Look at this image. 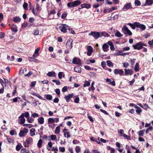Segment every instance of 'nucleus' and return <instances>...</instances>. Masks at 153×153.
<instances>
[{
  "label": "nucleus",
  "mask_w": 153,
  "mask_h": 153,
  "mask_svg": "<svg viewBox=\"0 0 153 153\" xmlns=\"http://www.w3.org/2000/svg\"><path fill=\"white\" fill-rule=\"evenodd\" d=\"M81 3V2L80 1L77 0L68 3L67 4V6L68 8H71L80 5Z\"/></svg>",
  "instance_id": "1"
},
{
  "label": "nucleus",
  "mask_w": 153,
  "mask_h": 153,
  "mask_svg": "<svg viewBox=\"0 0 153 153\" xmlns=\"http://www.w3.org/2000/svg\"><path fill=\"white\" fill-rule=\"evenodd\" d=\"M61 32L65 33L67 32V30H70V27L66 24H62L59 27Z\"/></svg>",
  "instance_id": "2"
},
{
  "label": "nucleus",
  "mask_w": 153,
  "mask_h": 153,
  "mask_svg": "<svg viewBox=\"0 0 153 153\" xmlns=\"http://www.w3.org/2000/svg\"><path fill=\"white\" fill-rule=\"evenodd\" d=\"M89 36H92L95 39H97L99 37H101L100 32L95 31H91L89 34Z\"/></svg>",
  "instance_id": "3"
},
{
  "label": "nucleus",
  "mask_w": 153,
  "mask_h": 153,
  "mask_svg": "<svg viewBox=\"0 0 153 153\" xmlns=\"http://www.w3.org/2000/svg\"><path fill=\"white\" fill-rule=\"evenodd\" d=\"M33 141V139L30 137L28 138L24 142L23 145L25 147H29V144H30Z\"/></svg>",
  "instance_id": "4"
},
{
  "label": "nucleus",
  "mask_w": 153,
  "mask_h": 153,
  "mask_svg": "<svg viewBox=\"0 0 153 153\" xmlns=\"http://www.w3.org/2000/svg\"><path fill=\"white\" fill-rule=\"evenodd\" d=\"M72 63L74 64L78 65H81L82 63L81 60L79 58L77 57H75L73 58Z\"/></svg>",
  "instance_id": "5"
},
{
  "label": "nucleus",
  "mask_w": 153,
  "mask_h": 153,
  "mask_svg": "<svg viewBox=\"0 0 153 153\" xmlns=\"http://www.w3.org/2000/svg\"><path fill=\"white\" fill-rule=\"evenodd\" d=\"M141 42H139L135 45H133L132 47L134 49L139 50L142 49L143 48V47L142 46Z\"/></svg>",
  "instance_id": "6"
},
{
  "label": "nucleus",
  "mask_w": 153,
  "mask_h": 153,
  "mask_svg": "<svg viewBox=\"0 0 153 153\" xmlns=\"http://www.w3.org/2000/svg\"><path fill=\"white\" fill-rule=\"evenodd\" d=\"M73 42L72 39H68L66 43V47L70 49H71L73 47L72 43Z\"/></svg>",
  "instance_id": "7"
},
{
  "label": "nucleus",
  "mask_w": 153,
  "mask_h": 153,
  "mask_svg": "<svg viewBox=\"0 0 153 153\" xmlns=\"http://www.w3.org/2000/svg\"><path fill=\"white\" fill-rule=\"evenodd\" d=\"M114 72L115 75L119 74L121 76L123 75L124 74L123 71L122 69H115L114 70Z\"/></svg>",
  "instance_id": "8"
},
{
  "label": "nucleus",
  "mask_w": 153,
  "mask_h": 153,
  "mask_svg": "<svg viewBox=\"0 0 153 153\" xmlns=\"http://www.w3.org/2000/svg\"><path fill=\"white\" fill-rule=\"evenodd\" d=\"M19 118L20 119V122L19 123L22 125L24 124L25 121V119L24 117V113H22L21 115L19 117Z\"/></svg>",
  "instance_id": "9"
},
{
  "label": "nucleus",
  "mask_w": 153,
  "mask_h": 153,
  "mask_svg": "<svg viewBox=\"0 0 153 153\" xmlns=\"http://www.w3.org/2000/svg\"><path fill=\"white\" fill-rule=\"evenodd\" d=\"M88 51L87 52V55L88 56H90L91 55L93 52V49L90 46H88L87 47Z\"/></svg>",
  "instance_id": "10"
},
{
  "label": "nucleus",
  "mask_w": 153,
  "mask_h": 153,
  "mask_svg": "<svg viewBox=\"0 0 153 153\" xmlns=\"http://www.w3.org/2000/svg\"><path fill=\"white\" fill-rule=\"evenodd\" d=\"M128 25L131 27L134 30L135 29L136 27H139V24L138 23V22H135L134 23V24L131 23H129L128 24Z\"/></svg>",
  "instance_id": "11"
},
{
  "label": "nucleus",
  "mask_w": 153,
  "mask_h": 153,
  "mask_svg": "<svg viewBox=\"0 0 153 153\" xmlns=\"http://www.w3.org/2000/svg\"><path fill=\"white\" fill-rule=\"evenodd\" d=\"M74 96V94H70L69 95L65 96L64 97L67 102H68L70 101V99L72 98Z\"/></svg>",
  "instance_id": "12"
},
{
  "label": "nucleus",
  "mask_w": 153,
  "mask_h": 153,
  "mask_svg": "<svg viewBox=\"0 0 153 153\" xmlns=\"http://www.w3.org/2000/svg\"><path fill=\"white\" fill-rule=\"evenodd\" d=\"M123 29L127 33L128 35L131 36L132 35V33L131 31L128 29V28L126 25L123 26Z\"/></svg>",
  "instance_id": "13"
},
{
  "label": "nucleus",
  "mask_w": 153,
  "mask_h": 153,
  "mask_svg": "<svg viewBox=\"0 0 153 153\" xmlns=\"http://www.w3.org/2000/svg\"><path fill=\"white\" fill-rule=\"evenodd\" d=\"M124 70L125 74L126 75H127L128 74L132 75L133 73V71L131 69H128L127 70L126 69H125Z\"/></svg>",
  "instance_id": "14"
},
{
  "label": "nucleus",
  "mask_w": 153,
  "mask_h": 153,
  "mask_svg": "<svg viewBox=\"0 0 153 153\" xmlns=\"http://www.w3.org/2000/svg\"><path fill=\"white\" fill-rule=\"evenodd\" d=\"M81 8H85L89 9L91 8V5L90 4L88 3H84L81 5Z\"/></svg>",
  "instance_id": "15"
},
{
  "label": "nucleus",
  "mask_w": 153,
  "mask_h": 153,
  "mask_svg": "<svg viewBox=\"0 0 153 153\" xmlns=\"http://www.w3.org/2000/svg\"><path fill=\"white\" fill-rule=\"evenodd\" d=\"M109 46L106 43H104L102 46V48L104 51L107 52L108 50Z\"/></svg>",
  "instance_id": "16"
},
{
  "label": "nucleus",
  "mask_w": 153,
  "mask_h": 153,
  "mask_svg": "<svg viewBox=\"0 0 153 153\" xmlns=\"http://www.w3.org/2000/svg\"><path fill=\"white\" fill-rule=\"evenodd\" d=\"M74 70L76 72L80 73L81 72V67L78 66H75L74 68Z\"/></svg>",
  "instance_id": "17"
},
{
  "label": "nucleus",
  "mask_w": 153,
  "mask_h": 153,
  "mask_svg": "<svg viewBox=\"0 0 153 153\" xmlns=\"http://www.w3.org/2000/svg\"><path fill=\"white\" fill-rule=\"evenodd\" d=\"M90 139L91 141L93 142H96L97 144L100 145H102L103 144L102 143L98 141L97 140V139L95 137H91L90 138Z\"/></svg>",
  "instance_id": "18"
},
{
  "label": "nucleus",
  "mask_w": 153,
  "mask_h": 153,
  "mask_svg": "<svg viewBox=\"0 0 153 153\" xmlns=\"http://www.w3.org/2000/svg\"><path fill=\"white\" fill-rule=\"evenodd\" d=\"M131 7L132 6L131 4L130 3H128L124 5L123 9H125L126 10H128L131 8Z\"/></svg>",
  "instance_id": "19"
},
{
  "label": "nucleus",
  "mask_w": 153,
  "mask_h": 153,
  "mask_svg": "<svg viewBox=\"0 0 153 153\" xmlns=\"http://www.w3.org/2000/svg\"><path fill=\"white\" fill-rule=\"evenodd\" d=\"M11 29L12 32L14 33H16L17 31V28L15 25H13L11 27Z\"/></svg>",
  "instance_id": "20"
},
{
  "label": "nucleus",
  "mask_w": 153,
  "mask_h": 153,
  "mask_svg": "<svg viewBox=\"0 0 153 153\" xmlns=\"http://www.w3.org/2000/svg\"><path fill=\"white\" fill-rule=\"evenodd\" d=\"M101 37L103 36L105 37H108L110 36V35L105 32L103 31L100 32Z\"/></svg>",
  "instance_id": "21"
},
{
  "label": "nucleus",
  "mask_w": 153,
  "mask_h": 153,
  "mask_svg": "<svg viewBox=\"0 0 153 153\" xmlns=\"http://www.w3.org/2000/svg\"><path fill=\"white\" fill-rule=\"evenodd\" d=\"M38 122L40 124H43L44 123V118L42 117H39L38 119Z\"/></svg>",
  "instance_id": "22"
},
{
  "label": "nucleus",
  "mask_w": 153,
  "mask_h": 153,
  "mask_svg": "<svg viewBox=\"0 0 153 153\" xmlns=\"http://www.w3.org/2000/svg\"><path fill=\"white\" fill-rule=\"evenodd\" d=\"M64 135L65 137H66L67 138H68L71 137L70 133L67 131H66L65 132H64Z\"/></svg>",
  "instance_id": "23"
},
{
  "label": "nucleus",
  "mask_w": 153,
  "mask_h": 153,
  "mask_svg": "<svg viewBox=\"0 0 153 153\" xmlns=\"http://www.w3.org/2000/svg\"><path fill=\"white\" fill-rule=\"evenodd\" d=\"M55 72H49L47 74V75L49 77H51L52 76H55Z\"/></svg>",
  "instance_id": "24"
},
{
  "label": "nucleus",
  "mask_w": 153,
  "mask_h": 153,
  "mask_svg": "<svg viewBox=\"0 0 153 153\" xmlns=\"http://www.w3.org/2000/svg\"><path fill=\"white\" fill-rule=\"evenodd\" d=\"M139 24V27H137L138 28H140L141 30H145L146 28V26L143 24L141 25L138 22Z\"/></svg>",
  "instance_id": "25"
},
{
  "label": "nucleus",
  "mask_w": 153,
  "mask_h": 153,
  "mask_svg": "<svg viewBox=\"0 0 153 153\" xmlns=\"http://www.w3.org/2000/svg\"><path fill=\"white\" fill-rule=\"evenodd\" d=\"M42 140L41 139H39L37 143V146L39 148H40L42 147Z\"/></svg>",
  "instance_id": "26"
},
{
  "label": "nucleus",
  "mask_w": 153,
  "mask_h": 153,
  "mask_svg": "<svg viewBox=\"0 0 153 153\" xmlns=\"http://www.w3.org/2000/svg\"><path fill=\"white\" fill-rule=\"evenodd\" d=\"M30 135L31 136H33L34 135H35V129L34 128H31L30 130Z\"/></svg>",
  "instance_id": "27"
},
{
  "label": "nucleus",
  "mask_w": 153,
  "mask_h": 153,
  "mask_svg": "<svg viewBox=\"0 0 153 153\" xmlns=\"http://www.w3.org/2000/svg\"><path fill=\"white\" fill-rule=\"evenodd\" d=\"M75 150L76 153H79L81 151L80 147L79 146H76L75 148Z\"/></svg>",
  "instance_id": "28"
},
{
  "label": "nucleus",
  "mask_w": 153,
  "mask_h": 153,
  "mask_svg": "<svg viewBox=\"0 0 153 153\" xmlns=\"http://www.w3.org/2000/svg\"><path fill=\"white\" fill-rule=\"evenodd\" d=\"M45 97L48 100H51L52 99L53 97L50 94H46L45 95Z\"/></svg>",
  "instance_id": "29"
},
{
  "label": "nucleus",
  "mask_w": 153,
  "mask_h": 153,
  "mask_svg": "<svg viewBox=\"0 0 153 153\" xmlns=\"http://www.w3.org/2000/svg\"><path fill=\"white\" fill-rule=\"evenodd\" d=\"M117 9V6H114L110 8L109 9H108V12H111L114 10H116Z\"/></svg>",
  "instance_id": "30"
},
{
  "label": "nucleus",
  "mask_w": 153,
  "mask_h": 153,
  "mask_svg": "<svg viewBox=\"0 0 153 153\" xmlns=\"http://www.w3.org/2000/svg\"><path fill=\"white\" fill-rule=\"evenodd\" d=\"M145 131V129H143L139 131L138 132V135L140 136H143Z\"/></svg>",
  "instance_id": "31"
},
{
  "label": "nucleus",
  "mask_w": 153,
  "mask_h": 153,
  "mask_svg": "<svg viewBox=\"0 0 153 153\" xmlns=\"http://www.w3.org/2000/svg\"><path fill=\"white\" fill-rule=\"evenodd\" d=\"M142 108L145 110H147L148 108L150 109V108L146 103L143 104V108Z\"/></svg>",
  "instance_id": "32"
},
{
  "label": "nucleus",
  "mask_w": 153,
  "mask_h": 153,
  "mask_svg": "<svg viewBox=\"0 0 153 153\" xmlns=\"http://www.w3.org/2000/svg\"><path fill=\"white\" fill-rule=\"evenodd\" d=\"M146 4L148 5H150L153 4V0H146Z\"/></svg>",
  "instance_id": "33"
},
{
  "label": "nucleus",
  "mask_w": 153,
  "mask_h": 153,
  "mask_svg": "<svg viewBox=\"0 0 153 153\" xmlns=\"http://www.w3.org/2000/svg\"><path fill=\"white\" fill-rule=\"evenodd\" d=\"M55 120L53 118H50L48 120V123L50 124L54 123Z\"/></svg>",
  "instance_id": "34"
},
{
  "label": "nucleus",
  "mask_w": 153,
  "mask_h": 153,
  "mask_svg": "<svg viewBox=\"0 0 153 153\" xmlns=\"http://www.w3.org/2000/svg\"><path fill=\"white\" fill-rule=\"evenodd\" d=\"M23 146L20 144H18L16 146V149L17 151H19L22 147H23Z\"/></svg>",
  "instance_id": "35"
},
{
  "label": "nucleus",
  "mask_w": 153,
  "mask_h": 153,
  "mask_svg": "<svg viewBox=\"0 0 153 153\" xmlns=\"http://www.w3.org/2000/svg\"><path fill=\"white\" fill-rule=\"evenodd\" d=\"M121 136H123L128 140H130L131 139L130 136H128L125 134H123V135H121Z\"/></svg>",
  "instance_id": "36"
},
{
  "label": "nucleus",
  "mask_w": 153,
  "mask_h": 153,
  "mask_svg": "<svg viewBox=\"0 0 153 153\" xmlns=\"http://www.w3.org/2000/svg\"><path fill=\"white\" fill-rule=\"evenodd\" d=\"M115 35L116 36L118 37H122L123 36V35L119 31L116 32L115 33Z\"/></svg>",
  "instance_id": "37"
},
{
  "label": "nucleus",
  "mask_w": 153,
  "mask_h": 153,
  "mask_svg": "<svg viewBox=\"0 0 153 153\" xmlns=\"http://www.w3.org/2000/svg\"><path fill=\"white\" fill-rule=\"evenodd\" d=\"M107 65L109 67H113V63L110 60H108L106 61Z\"/></svg>",
  "instance_id": "38"
},
{
  "label": "nucleus",
  "mask_w": 153,
  "mask_h": 153,
  "mask_svg": "<svg viewBox=\"0 0 153 153\" xmlns=\"http://www.w3.org/2000/svg\"><path fill=\"white\" fill-rule=\"evenodd\" d=\"M139 64L137 62L136 63L134 68V69L136 71H139Z\"/></svg>",
  "instance_id": "39"
},
{
  "label": "nucleus",
  "mask_w": 153,
  "mask_h": 153,
  "mask_svg": "<svg viewBox=\"0 0 153 153\" xmlns=\"http://www.w3.org/2000/svg\"><path fill=\"white\" fill-rule=\"evenodd\" d=\"M90 82L89 81H85V83L83 85V86L84 87L88 86L90 85Z\"/></svg>",
  "instance_id": "40"
},
{
  "label": "nucleus",
  "mask_w": 153,
  "mask_h": 153,
  "mask_svg": "<svg viewBox=\"0 0 153 153\" xmlns=\"http://www.w3.org/2000/svg\"><path fill=\"white\" fill-rule=\"evenodd\" d=\"M7 140L9 143H13L14 142V140L12 138L7 137Z\"/></svg>",
  "instance_id": "41"
},
{
  "label": "nucleus",
  "mask_w": 153,
  "mask_h": 153,
  "mask_svg": "<svg viewBox=\"0 0 153 153\" xmlns=\"http://www.w3.org/2000/svg\"><path fill=\"white\" fill-rule=\"evenodd\" d=\"M56 13V11L54 10H52L50 12H48V15L49 16H50L52 14H55Z\"/></svg>",
  "instance_id": "42"
},
{
  "label": "nucleus",
  "mask_w": 153,
  "mask_h": 153,
  "mask_svg": "<svg viewBox=\"0 0 153 153\" xmlns=\"http://www.w3.org/2000/svg\"><path fill=\"white\" fill-rule=\"evenodd\" d=\"M14 21L15 22H19L21 21V19L18 17H16L13 18Z\"/></svg>",
  "instance_id": "43"
},
{
  "label": "nucleus",
  "mask_w": 153,
  "mask_h": 153,
  "mask_svg": "<svg viewBox=\"0 0 153 153\" xmlns=\"http://www.w3.org/2000/svg\"><path fill=\"white\" fill-rule=\"evenodd\" d=\"M60 132V128L59 126H57L56 127L55 130V133L56 134H58Z\"/></svg>",
  "instance_id": "44"
},
{
  "label": "nucleus",
  "mask_w": 153,
  "mask_h": 153,
  "mask_svg": "<svg viewBox=\"0 0 153 153\" xmlns=\"http://www.w3.org/2000/svg\"><path fill=\"white\" fill-rule=\"evenodd\" d=\"M52 81L53 82H55L56 83V85H60L61 83V82H60V81L58 79V80L53 79L52 80Z\"/></svg>",
  "instance_id": "45"
},
{
  "label": "nucleus",
  "mask_w": 153,
  "mask_h": 153,
  "mask_svg": "<svg viewBox=\"0 0 153 153\" xmlns=\"http://www.w3.org/2000/svg\"><path fill=\"white\" fill-rule=\"evenodd\" d=\"M34 119H32L31 117H29L27 118V121L29 123H32L34 121Z\"/></svg>",
  "instance_id": "46"
},
{
  "label": "nucleus",
  "mask_w": 153,
  "mask_h": 153,
  "mask_svg": "<svg viewBox=\"0 0 153 153\" xmlns=\"http://www.w3.org/2000/svg\"><path fill=\"white\" fill-rule=\"evenodd\" d=\"M23 126H26V127H27L28 128H32L33 125H32L31 124H24L23 125Z\"/></svg>",
  "instance_id": "47"
},
{
  "label": "nucleus",
  "mask_w": 153,
  "mask_h": 153,
  "mask_svg": "<svg viewBox=\"0 0 153 153\" xmlns=\"http://www.w3.org/2000/svg\"><path fill=\"white\" fill-rule=\"evenodd\" d=\"M142 111L141 109L139 107L138 109H137L136 110V111L137 114H138L139 115H140L141 112H142Z\"/></svg>",
  "instance_id": "48"
},
{
  "label": "nucleus",
  "mask_w": 153,
  "mask_h": 153,
  "mask_svg": "<svg viewBox=\"0 0 153 153\" xmlns=\"http://www.w3.org/2000/svg\"><path fill=\"white\" fill-rule=\"evenodd\" d=\"M4 81L5 84H6V83H7L9 84V85L10 86H11L12 83L10 81H8L7 79L5 78H4Z\"/></svg>",
  "instance_id": "49"
},
{
  "label": "nucleus",
  "mask_w": 153,
  "mask_h": 153,
  "mask_svg": "<svg viewBox=\"0 0 153 153\" xmlns=\"http://www.w3.org/2000/svg\"><path fill=\"white\" fill-rule=\"evenodd\" d=\"M25 135L24 131L22 130H21L19 134V136L20 137H22Z\"/></svg>",
  "instance_id": "50"
},
{
  "label": "nucleus",
  "mask_w": 153,
  "mask_h": 153,
  "mask_svg": "<svg viewBox=\"0 0 153 153\" xmlns=\"http://www.w3.org/2000/svg\"><path fill=\"white\" fill-rule=\"evenodd\" d=\"M27 6L28 4L26 2H25L23 5V7L25 10H27Z\"/></svg>",
  "instance_id": "51"
},
{
  "label": "nucleus",
  "mask_w": 153,
  "mask_h": 153,
  "mask_svg": "<svg viewBox=\"0 0 153 153\" xmlns=\"http://www.w3.org/2000/svg\"><path fill=\"white\" fill-rule=\"evenodd\" d=\"M131 147L134 149L136 150V152H135V153H141V152H140L139 149H137L134 146H131Z\"/></svg>",
  "instance_id": "52"
},
{
  "label": "nucleus",
  "mask_w": 153,
  "mask_h": 153,
  "mask_svg": "<svg viewBox=\"0 0 153 153\" xmlns=\"http://www.w3.org/2000/svg\"><path fill=\"white\" fill-rule=\"evenodd\" d=\"M134 3L135 5H137V6H140L141 4L139 0H135Z\"/></svg>",
  "instance_id": "53"
},
{
  "label": "nucleus",
  "mask_w": 153,
  "mask_h": 153,
  "mask_svg": "<svg viewBox=\"0 0 153 153\" xmlns=\"http://www.w3.org/2000/svg\"><path fill=\"white\" fill-rule=\"evenodd\" d=\"M40 50V48L39 47L37 48L35 50V54H36L37 56L39 55V51Z\"/></svg>",
  "instance_id": "54"
},
{
  "label": "nucleus",
  "mask_w": 153,
  "mask_h": 153,
  "mask_svg": "<svg viewBox=\"0 0 153 153\" xmlns=\"http://www.w3.org/2000/svg\"><path fill=\"white\" fill-rule=\"evenodd\" d=\"M59 151L62 152H64L65 151V149L64 147H59Z\"/></svg>",
  "instance_id": "55"
},
{
  "label": "nucleus",
  "mask_w": 153,
  "mask_h": 153,
  "mask_svg": "<svg viewBox=\"0 0 153 153\" xmlns=\"http://www.w3.org/2000/svg\"><path fill=\"white\" fill-rule=\"evenodd\" d=\"M36 10L37 11H40V6L39 5L38 3H37L36 4Z\"/></svg>",
  "instance_id": "56"
},
{
  "label": "nucleus",
  "mask_w": 153,
  "mask_h": 153,
  "mask_svg": "<svg viewBox=\"0 0 153 153\" xmlns=\"http://www.w3.org/2000/svg\"><path fill=\"white\" fill-rule=\"evenodd\" d=\"M51 139H49V140H54L56 139V136L55 135H51Z\"/></svg>",
  "instance_id": "57"
},
{
  "label": "nucleus",
  "mask_w": 153,
  "mask_h": 153,
  "mask_svg": "<svg viewBox=\"0 0 153 153\" xmlns=\"http://www.w3.org/2000/svg\"><path fill=\"white\" fill-rule=\"evenodd\" d=\"M5 36V34L2 32H0V39H2L4 38Z\"/></svg>",
  "instance_id": "58"
},
{
  "label": "nucleus",
  "mask_w": 153,
  "mask_h": 153,
  "mask_svg": "<svg viewBox=\"0 0 153 153\" xmlns=\"http://www.w3.org/2000/svg\"><path fill=\"white\" fill-rule=\"evenodd\" d=\"M79 98L78 97H76L74 100V102L76 103H79Z\"/></svg>",
  "instance_id": "59"
},
{
  "label": "nucleus",
  "mask_w": 153,
  "mask_h": 153,
  "mask_svg": "<svg viewBox=\"0 0 153 153\" xmlns=\"http://www.w3.org/2000/svg\"><path fill=\"white\" fill-rule=\"evenodd\" d=\"M33 72L32 71H30L29 73L25 75V76H27L28 77L30 76L32 74Z\"/></svg>",
  "instance_id": "60"
},
{
  "label": "nucleus",
  "mask_w": 153,
  "mask_h": 153,
  "mask_svg": "<svg viewBox=\"0 0 153 153\" xmlns=\"http://www.w3.org/2000/svg\"><path fill=\"white\" fill-rule=\"evenodd\" d=\"M152 126H150L148 128H147L146 130V134L148 133L149 131L152 130Z\"/></svg>",
  "instance_id": "61"
},
{
  "label": "nucleus",
  "mask_w": 153,
  "mask_h": 153,
  "mask_svg": "<svg viewBox=\"0 0 153 153\" xmlns=\"http://www.w3.org/2000/svg\"><path fill=\"white\" fill-rule=\"evenodd\" d=\"M67 16V14L66 13H63L62 14L61 16V18L64 19Z\"/></svg>",
  "instance_id": "62"
},
{
  "label": "nucleus",
  "mask_w": 153,
  "mask_h": 153,
  "mask_svg": "<svg viewBox=\"0 0 153 153\" xmlns=\"http://www.w3.org/2000/svg\"><path fill=\"white\" fill-rule=\"evenodd\" d=\"M35 21V19L33 17H30L29 19V21L31 23H33Z\"/></svg>",
  "instance_id": "63"
},
{
  "label": "nucleus",
  "mask_w": 153,
  "mask_h": 153,
  "mask_svg": "<svg viewBox=\"0 0 153 153\" xmlns=\"http://www.w3.org/2000/svg\"><path fill=\"white\" fill-rule=\"evenodd\" d=\"M67 86H64L62 89V91L65 92L67 91Z\"/></svg>",
  "instance_id": "64"
}]
</instances>
